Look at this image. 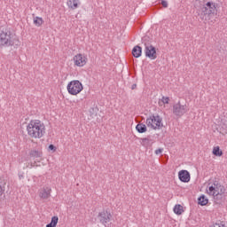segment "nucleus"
Masks as SVG:
<instances>
[{"mask_svg":"<svg viewBox=\"0 0 227 227\" xmlns=\"http://www.w3.org/2000/svg\"><path fill=\"white\" fill-rule=\"evenodd\" d=\"M219 10V4L215 2H207L202 6H200V9L199 10V17L201 20L204 22H208V20H211L217 17Z\"/></svg>","mask_w":227,"mask_h":227,"instance_id":"nucleus-1","label":"nucleus"},{"mask_svg":"<svg viewBox=\"0 0 227 227\" xmlns=\"http://www.w3.org/2000/svg\"><path fill=\"white\" fill-rule=\"evenodd\" d=\"M27 134L30 137L40 139L45 134V124L40 120L30 121L27 127Z\"/></svg>","mask_w":227,"mask_h":227,"instance_id":"nucleus-2","label":"nucleus"},{"mask_svg":"<svg viewBox=\"0 0 227 227\" xmlns=\"http://www.w3.org/2000/svg\"><path fill=\"white\" fill-rule=\"evenodd\" d=\"M145 123L147 127H150L153 130H160V129L164 127V124L162 123V117L159 114L150 115V117L146 119Z\"/></svg>","mask_w":227,"mask_h":227,"instance_id":"nucleus-3","label":"nucleus"},{"mask_svg":"<svg viewBox=\"0 0 227 227\" xmlns=\"http://www.w3.org/2000/svg\"><path fill=\"white\" fill-rule=\"evenodd\" d=\"M207 192L209 196L219 194V192H226V188L219 181H213L208 183Z\"/></svg>","mask_w":227,"mask_h":227,"instance_id":"nucleus-4","label":"nucleus"},{"mask_svg":"<svg viewBox=\"0 0 227 227\" xmlns=\"http://www.w3.org/2000/svg\"><path fill=\"white\" fill-rule=\"evenodd\" d=\"M172 113L176 118H182L184 114L189 113V106L182 104L180 101L173 105Z\"/></svg>","mask_w":227,"mask_h":227,"instance_id":"nucleus-5","label":"nucleus"},{"mask_svg":"<svg viewBox=\"0 0 227 227\" xmlns=\"http://www.w3.org/2000/svg\"><path fill=\"white\" fill-rule=\"evenodd\" d=\"M82 90H83L82 83L78 80L71 81L67 84V91L70 95H79Z\"/></svg>","mask_w":227,"mask_h":227,"instance_id":"nucleus-6","label":"nucleus"},{"mask_svg":"<svg viewBox=\"0 0 227 227\" xmlns=\"http://www.w3.org/2000/svg\"><path fill=\"white\" fill-rule=\"evenodd\" d=\"M13 43V40H12V32L2 31L0 33V47H12Z\"/></svg>","mask_w":227,"mask_h":227,"instance_id":"nucleus-7","label":"nucleus"},{"mask_svg":"<svg viewBox=\"0 0 227 227\" xmlns=\"http://www.w3.org/2000/svg\"><path fill=\"white\" fill-rule=\"evenodd\" d=\"M145 54L149 59H157V49L150 43H145Z\"/></svg>","mask_w":227,"mask_h":227,"instance_id":"nucleus-8","label":"nucleus"},{"mask_svg":"<svg viewBox=\"0 0 227 227\" xmlns=\"http://www.w3.org/2000/svg\"><path fill=\"white\" fill-rule=\"evenodd\" d=\"M73 60L74 61V65L76 67H84V65H86V63H88V58H86V56L78 53L76 54Z\"/></svg>","mask_w":227,"mask_h":227,"instance_id":"nucleus-9","label":"nucleus"},{"mask_svg":"<svg viewBox=\"0 0 227 227\" xmlns=\"http://www.w3.org/2000/svg\"><path fill=\"white\" fill-rule=\"evenodd\" d=\"M111 217H113V215L107 211H102L98 215L99 222L105 226H106V224L111 221Z\"/></svg>","mask_w":227,"mask_h":227,"instance_id":"nucleus-10","label":"nucleus"},{"mask_svg":"<svg viewBox=\"0 0 227 227\" xmlns=\"http://www.w3.org/2000/svg\"><path fill=\"white\" fill-rule=\"evenodd\" d=\"M178 178L180 182H184V184H187L191 182V174L187 170H181L178 172Z\"/></svg>","mask_w":227,"mask_h":227,"instance_id":"nucleus-11","label":"nucleus"},{"mask_svg":"<svg viewBox=\"0 0 227 227\" xmlns=\"http://www.w3.org/2000/svg\"><path fill=\"white\" fill-rule=\"evenodd\" d=\"M51 192H52L51 188L43 187L39 191V198H41V200H49V198H51Z\"/></svg>","mask_w":227,"mask_h":227,"instance_id":"nucleus-12","label":"nucleus"},{"mask_svg":"<svg viewBox=\"0 0 227 227\" xmlns=\"http://www.w3.org/2000/svg\"><path fill=\"white\" fill-rule=\"evenodd\" d=\"M226 192H222L219 193H215L213 196V199L215 200V203H216V205H221V203H223V201H224V194Z\"/></svg>","mask_w":227,"mask_h":227,"instance_id":"nucleus-13","label":"nucleus"},{"mask_svg":"<svg viewBox=\"0 0 227 227\" xmlns=\"http://www.w3.org/2000/svg\"><path fill=\"white\" fill-rule=\"evenodd\" d=\"M43 155V153L42 152V149L31 150L29 152V157H32L33 159L41 158Z\"/></svg>","mask_w":227,"mask_h":227,"instance_id":"nucleus-14","label":"nucleus"},{"mask_svg":"<svg viewBox=\"0 0 227 227\" xmlns=\"http://www.w3.org/2000/svg\"><path fill=\"white\" fill-rule=\"evenodd\" d=\"M141 54H143V48L141 46L137 45L132 50V55L134 58H141Z\"/></svg>","mask_w":227,"mask_h":227,"instance_id":"nucleus-15","label":"nucleus"},{"mask_svg":"<svg viewBox=\"0 0 227 227\" xmlns=\"http://www.w3.org/2000/svg\"><path fill=\"white\" fill-rule=\"evenodd\" d=\"M136 130L139 133V134H145V132H146L147 128L146 125H145L144 123H138L136 126Z\"/></svg>","mask_w":227,"mask_h":227,"instance_id":"nucleus-16","label":"nucleus"},{"mask_svg":"<svg viewBox=\"0 0 227 227\" xmlns=\"http://www.w3.org/2000/svg\"><path fill=\"white\" fill-rule=\"evenodd\" d=\"M183 212H184V206H182L180 204H176L174 207V214H176V215H182Z\"/></svg>","mask_w":227,"mask_h":227,"instance_id":"nucleus-17","label":"nucleus"},{"mask_svg":"<svg viewBox=\"0 0 227 227\" xmlns=\"http://www.w3.org/2000/svg\"><path fill=\"white\" fill-rule=\"evenodd\" d=\"M198 201H199V205H200L201 207H205V205H208V200L205 195H201L198 199Z\"/></svg>","mask_w":227,"mask_h":227,"instance_id":"nucleus-18","label":"nucleus"},{"mask_svg":"<svg viewBox=\"0 0 227 227\" xmlns=\"http://www.w3.org/2000/svg\"><path fill=\"white\" fill-rule=\"evenodd\" d=\"M78 0H68L67 1V6L71 8V10H75L79 7V4H77Z\"/></svg>","mask_w":227,"mask_h":227,"instance_id":"nucleus-19","label":"nucleus"},{"mask_svg":"<svg viewBox=\"0 0 227 227\" xmlns=\"http://www.w3.org/2000/svg\"><path fill=\"white\" fill-rule=\"evenodd\" d=\"M213 155L215 157H223V150H221V147L215 146L213 148Z\"/></svg>","mask_w":227,"mask_h":227,"instance_id":"nucleus-20","label":"nucleus"},{"mask_svg":"<svg viewBox=\"0 0 227 227\" xmlns=\"http://www.w3.org/2000/svg\"><path fill=\"white\" fill-rule=\"evenodd\" d=\"M59 221V218L58 216H53L51 218V221L50 223L46 225V227H56L58 226V222Z\"/></svg>","mask_w":227,"mask_h":227,"instance_id":"nucleus-21","label":"nucleus"},{"mask_svg":"<svg viewBox=\"0 0 227 227\" xmlns=\"http://www.w3.org/2000/svg\"><path fill=\"white\" fill-rule=\"evenodd\" d=\"M34 24L37 27H40V26H42V24H43V19H42L40 17H34Z\"/></svg>","mask_w":227,"mask_h":227,"instance_id":"nucleus-22","label":"nucleus"},{"mask_svg":"<svg viewBox=\"0 0 227 227\" xmlns=\"http://www.w3.org/2000/svg\"><path fill=\"white\" fill-rule=\"evenodd\" d=\"M162 104H169V97H162L161 100L159 101V106Z\"/></svg>","mask_w":227,"mask_h":227,"instance_id":"nucleus-23","label":"nucleus"},{"mask_svg":"<svg viewBox=\"0 0 227 227\" xmlns=\"http://www.w3.org/2000/svg\"><path fill=\"white\" fill-rule=\"evenodd\" d=\"M141 145L142 146H148V145H150V139L145 137V138H141Z\"/></svg>","mask_w":227,"mask_h":227,"instance_id":"nucleus-24","label":"nucleus"},{"mask_svg":"<svg viewBox=\"0 0 227 227\" xmlns=\"http://www.w3.org/2000/svg\"><path fill=\"white\" fill-rule=\"evenodd\" d=\"M4 194V186H3V183H0V196Z\"/></svg>","mask_w":227,"mask_h":227,"instance_id":"nucleus-25","label":"nucleus"},{"mask_svg":"<svg viewBox=\"0 0 227 227\" xmlns=\"http://www.w3.org/2000/svg\"><path fill=\"white\" fill-rule=\"evenodd\" d=\"M49 150H51V152H56V150H58V148H56V146L51 144L49 145Z\"/></svg>","mask_w":227,"mask_h":227,"instance_id":"nucleus-26","label":"nucleus"},{"mask_svg":"<svg viewBox=\"0 0 227 227\" xmlns=\"http://www.w3.org/2000/svg\"><path fill=\"white\" fill-rule=\"evenodd\" d=\"M162 152H164V149L163 148H159L155 151V154L160 155V153H162Z\"/></svg>","mask_w":227,"mask_h":227,"instance_id":"nucleus-27","label":"nucleus"},{"mask_svg":"<svg viewBox=\"0 0 227 227\" xmlns=\"http://www.w3.org/2000/svg\"><path fill=\"white\" fill-rule=\"evenodd\" d=\"M161 4H162L163 8H168V2L166 0H162Z\"/></svg>","mask_w":227,"mask_h":227,"instance_id":"nucleus-28","label":"nucleus"},{"mask_svg":"<svg viewBox=\"0 0 227 227\" xmlns=\"http://www.w3.org/2000/svg\"><path fill=\"white\" fill-rule=\"evenodd\" d=\"M136 88H137V84L134 83V84L131 86V90H136Z\"/></svg>","mask_w":227,"mask_h":227,"instance_id":"nucleus-29","label":"nucleus"},{"mask_svg":"<svg viewBox=\"0 0 227 227\" xmlns=\"http://www.w3.org/2000/svg\"><path fill=\"white\" fill-rule=\"evenodd\" d=\"M36 164V161H35L34 163H31L30 166L31 168H35V165Z\"/></svg>","mask_w":227,"mask_h":227,"instance_id":"nucleus-30","label":"nucleus"},{"mask_svg":"<svg viewBox=\"0 0 227 227\" xmlns=\"http://www.w3.org/2000/svg\"><path fill=\"white\" fill-rule=\"evenodd\" d=\"M142 40L145 42V40H148V37H144Z\"/></svg>","mask_w":227,"mask_h":227,"instance_id":"nucleus-31","label":"nucleus"}]
</instances>
